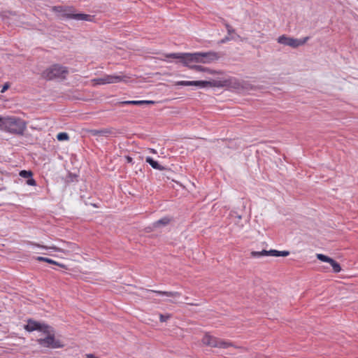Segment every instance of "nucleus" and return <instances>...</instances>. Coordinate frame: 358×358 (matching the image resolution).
I'll list each match as a JSON object with an SVG mask.
<instances>
[{"mask_svg":"<svg viewBox=\"0 0 358 358\" xmlns=\"http://www.w3.org/2000/svg\"><path fill=\"white\" fill-rule=\"evenodd\" d=\"M164 56L166 58L179 59L183 65H189V64L192 63L208 64L219 58L217 54L215 52L194 53L176 52L166 54Z\"/></svg>","mask_w":358,"mask_h":358,"instance_id":"1","label":"nucleus"},{"mask_svg":"<svg viewBox=\"0 0 358 358\" xmlns=\"http://www.w3.org/2000/svg\"><path fill=\"white\" fill-rule=\"evenodd\" d=\"M27 129L24 120L17 117H0V129L10 134L22 135Z\"/></svg>","mask_w":358,"mask_h":358,"instance_id":"2","label":"nucleus"},{"mask_svg":"<svg viewBox=\"0 0 358 358\" xmlns=\"http://www.w3.org/2000/svg\"><path fill=\"white\" fill-rule=\"evenodd\" d=\"M68 73L69 69L66 66L55 64L44 70L42 72L41 76L48 80L56 78L65 79Z\"/></svg>","mask_w":358,"mask_h":358,"instance_id":"3","label":"nucleus"},{"mask_svg":"<svg viewBox=\"0 0 358 358\" xmlns=\"http://www.w3.org/2000/svg\"><path fill=\"white\" fill-rule=\"evenodd\" d=\"M43 333L45 334V337L36 340L37 343L41 347L52 349L61 348L64 347L62 342L55 338V331L52 327L48 326V332Z\"/></svg>","mask_w":358,"mask_h":358,"instance_id":"4","label":"nucleus"},{"mask_svg":"<svg viewBox=\"0 0 358 358\" xmlns=\"http://www.w3.org/2000/svg\"><path fill=\"white\" fill-rule=\"evenodd\" d=\"M226 81L220 80H213V81H205V80H196V81H185L181 80L178 81L176 85L181 86H193L199 88H205L208 87H222L226 85Z\"/></svg>","mask_w":358,"mask_h":358,"instance_id":"5","label":"nucleus"},{"mask_svg":"<svg viewBox=\"0 0 358 358\" xmlns=\"http://www.w3.org/2000/svg\"><path fill=\"white\" fill-rule=\"evenodd\" d=\"M202 342L204 345L210 346L212 348H227L230 346H233L235 348L239 347L234 345L231 343L217 338L208 334L202 338Z\"/></svg>","mask_w":358,"mask_h":358,"instance_id":"6","label":"nucleus"},{"mask_svg":"<svg viewBox=\"0 0 358 358\" xmlns=\"http://www.w3.org/2000/svg\"><path fill=\"white\" fill-rule=\"evenodd\" d=\"M309 40V37L306 36L301 39L294 38L286 35H282L278 38V43L284 45H287L293 48L303 45Z\"/></svg>","mask_w":358,"mask_h":358,"instance_id":"7","label":"nucleus"},{"mask_svg":"<svg viewBox=\"0 0 358 358\" xmlns=\"http://www.w3.org/2000/svg\"><path fill=\"white\" fill-rule=\"evenodd\" d=\"M48 326L49 325L45 323H41L34 320L29 319L27 320V324L24 326V329L29 332L34 331H38L42 333L48 332Z\"/></svg>","mask_w":358,"mask_h":358,"instance_id":"8","label":"nucleus"},{"mask_svg":"<svg viewBox=\"0 0 358 358\" xmlns=\"http://www.w3.org/2000/svg\"><path fill=\"white\" fill-rule=\"evenodd\" d=\"M66 246L64 248H59L56 246H43L40 245H36L38 247L44 248V249H51L56 252H61L64 254H69L71 252H76L78 250V245L74 243L71 242H64Z\"/></svg>","mask_w":358,"mask_h":358,"instance_id":"9","label":"nucleus"},{"mask_svg":"<svg viewBox=\"0 0 358 358\" xmlns=\"http://www.w3.org/2000/svg\"><path fill=\"white\" fill-rule=\"evenodd\" d=\"M124 76L116 75H104L101 78L94 79V81L99 85L117 83L124 80Z\"/></svg>","mask_w":358,"mask_h":358,"instance_id":"10","label":"nucleus"},{"mask_svg":"<svg viewBox=\"0 0 358 358\" xmlns=\"http://www.w3.org/2000/svg\"><path fill=\"white\" fill-rule=\"evenodd\" d=\"M90 134L94 136H108L115 135L116 131L113 129H92L90 131Z\"/></svg>","mask_w":358,"mask_h":358,"instance_id":"11","label":"nucleus"},{"mask_svg":"<svg viewBox=\"0 0 358 358\" xmlns=\"http://www.w3.org/2000/svg\"><path fill=\"white\" fill-rule=\"evenodd\" d=\"M145 162L148 163L155 169L159 171H163L166 169L163 166L160 165L157 161L154 160L151 157H147L145 158Z\"/></svg>","mask_w":358,"mask_h":358,"instance_id":"12","label":"nucleus"},{"mask_svg":"<svg viewBox=\"0 0 358 358\" xmlns=\"http://www.w3.org/2000/svg\"><path fill=\"white\" fill-rule=\"evenodd\" d=\"M73 8L71 7H65L61 8V11L62 12V15L69 19H73V15L75 13L73 11Z\"/></svg>","mask_w":358,"mask_h":358,"instance_id":"13","label":"nucleus"},{"mask_svg":"<svg viewBox=\"0 0 358 358\" xmlns=\"http://www.w3.org/2000/svg\"><path fill=\"white\" fill-rule=\"evenodd\" d=\"M92 15L84 13H75V15H73V20H76L92 21Z\"/></svg>","mask_w":358,"mask_h":358,"instance_id":"14","label":"nucleus"},{"mask_svg":"<svg viewBox=\"0 0 358 358\" xmlns=\"http://www.w3.org/2000/svg\"><path fill=\"white\" fill-rule=\"evenodd\" d=\"M150 292H155L159 295L166 296L170 297H178L180 295V294L177 292H163L157 290H150Z\"/></svg>","mask_w":358,"mask_h":358,"instance_id":"15","label":"nucleus"},{"mask_svg":"<svg viewBox=\"0 0 358 358\" xmlns=\"http://www.w3.org/2000/svg\"><path fill=\"white\" fill-rule=\"evenodd\" d=\"M169 222H170V219L167 217H164L155 222L152 224V227L154 228H158V227H161L162 226H166L169 223Z\"/></svg>","mask_w":358,"mask_h":358,"instance_id":"16","label":"nucleus"},{"mask_svg":"<svg viewBox=\"0 0 358 358\" xmlns=\"http://www.w3.org/2000/svg\"><path fill=\"white\" fill-rule=\"evenodd\" d=\"M269 256L273 257H287L289 255V251H278L276 250H268Z\"/></svg>","mask_w":358,"mask_h":358,"instance_id":"17","label":"nucleus"},{"mask_svg":"<svg viewBox=\"0 0 358 358\" xmlns=\"http://www.w3.org/2000/svg\"><path fill=\"white\" fill-rule=\"evenodd\" d=\"M36 259L39 261V262H47V263H49V264H55V265L59 266L61 267H64V265L61 264H59V263L52 260V259H49V258H47V257H37L36 258Z\"/></svg>","mask_w":358,"mask_h":358,"instance_id":"18","label":"nucleus"},{"mask_svg":"<svg viewBox=\"0 0 358 358\" xmlns=\"http://www.w3.org/2000/svg\"><path fill=\"white\" fill-rule=\"evenodd\" d=\"M329 264L332 266L334 273H339L341 271L340 264L334 259H331Z\"/></svg>","mask_w":358,"mask_h":358,"instance_id":"19","label":"nucleus"},{"mask_svg":"<svg viewBox=\"0 0 358 358\" xmlns=\"http://www.w3.org/2000/svg\"><path fill=\"white\" fill-rule=\"evenodd\" d=\"M121 106L124 105H136V106H141L144 104V102H142V100L141 101H122L120 103Z\"/></svg>","mask_w":358,"mask_h":358,"instance_id":"20","label":"nucleus"},{"mask_svg":"<svg viewBox=\"0 0 358 358\" xmlns=\"http://www.w3.org/2000/svg\"><path fill=\"white\" fill-rule=\"evenodd\" d=\"M225 27H226V29H227V33H228L229 36H236L238 38H239V36L236 34L235 29L231 25H229V24L226 23L225 24Z\"/></svg>","mask_w":358,"mask_h":358,"instance_id":"21","label":"nucleus"},{"mask_svg":"<svg viewBox=\"0 0 358 358\" xmlns=\"http://www.w3.org/2000/svg\"><path fill=\"white\" fill-rule=\"evenodd\" d=\"M185 66L189 67L191 69L195 70L196 71H205L206 69L201 65H192V64H189V65H185Z\"/></svg>","mask_w":358,"mask_h":358,"instance_id":"22","label":"nucleus"},{"mask_svg":"<svg viewBox=\"0 0 358 358\" xmlns=\"http://www.w3.org/2000/svg\"><path fill=\"white\" fill-rule=\"evenodd\" d=\"M19 175L22 178L28 179V178L32 177L33 173L31 171L22 170L20 172Z\"/></svg>","mask_w":358,"mask_h":358,"instance_id":"23","label":"nucleus"},{"mask_svg":"<svg viewBox=\"0 0 358 358\" xmlns=\"http://www.w3.org/2000/svg\"><path fill=\"white\" fill-rule=\"evenodd\" d=\"M69 138L68 134L65 132L59 133L57 136V140L60 141L68 140Z\"/></svg>","mask_w":358,"mask_h":358,"instance_id":"24","label":"nucleus"},{"mask_svg":"<svg viewBox=\"0 0 358 358\" xmlns=\"http://www.w3.org/2000/svg\"><path fill=\"white\" fill-rule=\"evenodd\" d=\"M317 258L322 262H328V263H329L331 259V258H330L323 254H317Z\"/></svg>","mask_w":358,"mask_h":358,"instance_id":"25","label":"nucleus"},{"mask_svg":"<svg viewBox=\"0 0 358 358\" xmlns=\"http://www.w3.org/2000/svg\"><path fill=\"white\" fill-rule=\"evenodd\" d=\"M234 36H225L224 38H223L220 41V43H225L231 40H234Z\"/></svg>","mask_w":358,"mask_h":358,"instance_id":"26","label":"nucleus"},{"mask_svg":"<svg viewBox=\"0 0 358 358\" xmlns=\"http://www.w3.org/2000/svg\"><path fill=\"white\" fill-rule=\"evenodd\" d=\"M26 183L28 185H31V186L36 185V180L34 178H32V177L28 178V180H27Z\"/></svg>","mask_w":358,"mask_h":358,"instance_id":"27","label":"nucleus"},{"mask_svg":"<svg viewBox=\"0 0 358 358\" xmlns=\"http://www.w3.org/2000/svg\"><path fill=\"white\" fill-rule=\"evenodd\" d=\"M170 318V315H162V314H160L159 315V320L160 322H164L166 321H167L168 319Z\"/></svg>","mask_w":358,"mask_h":358,"instance_id":"28","label":"nucleus"},{"mask_svg":"<svg viewBox=\"0 0 358 358\" xmlns=\"http://www.w3.org/2000/svg\"><path fill=\"white\" fill-rule=\"evenodd\" d=\"M251 256L252 257H255V258H259V257H262L261 251L260 252L252 251L251 252Z\"/></svg>","mask_w":358,"mask_h":358,"instance_id":"29","label":"nucleus"},{"mask_svg":"<svg viewBox=\"0 0 358 358\" xmlns=\"http://www.w3.org/2000/svg\"><path fill=\"white\" fill-rule=\"evenodd\" d=\"M262 255L263 256H269L268 250H263L261 251Z\"/></svg>","mask_w":358,"mask_h":358,"instance_id":"30","label":"nucleus"},{"mask_svg":"<svg viewBox=\"0 0 358 358\" xmlns=\"http://www.w3.org/2000/svg\"><path fill=\"white\" fill-rule=\"evenodd\" d=\"M142 102H144V104H154V101H147V100H142Z\"/></svg>","mask_w":358,"mask_h":358,"instance_id":"31","label":"nucleus"},{"mask_svg":"<svg viewBox=\"0 0 358 358\" xmlns=\"http://www.w3.org/2000/svg\"><path fill=\"white\" fill-rule=\"evenodd\" d=\"M126 160H127V163H131V164L133 163V159L130 156H127Z\"/></svg>","mask_w":358,"mask_h":358,"instance_id":"32","label":"nucleus"},{"mask_svg":"<svg viewBox=\"0 0 358 358\" xmlns=\"http://www.w3.org/2000/svg\"><path fill=\"white\" fill-rule=\"evenodd\" d=\"M8 88V84H6L5 85H3L2 90H1V92H4Z\"/></svg>","mask_w":358,"mask_h":358,"instance_id":"33","label":"nucleus"},{"mask_svg":"<svg viewBox=\"0 0 358 358\" xmlns=\"http://www.w3.org/2000/svg\"><path fill=\"white\" fill-rule=\"evenodd\" d=\"M87 358H96V357L92 354H87Z\"/></svg>","mask_w":358,"mask_h":358,"instance_id":"34","label":"nucleus"},{"mask_svg":"<svg viewBox=\"0 0 358 358\" xmlns=\"http://www.w3.org/2000/svg\"><path fill=\"white\" fill-rule=\"evenodd\" d=\"M150 152H152V153H154V154L156 153V150H154V149H150Z\"/></svg>","mask_w":358,"mask_h":358,"instance_id":"35","label":"nucleus"},{"mask_svg":"<svg viewBox=\"0 0 358 358\" xmlns=\"http://www.w3.org/2000/svg\"><path fill=\"white\" fill-rule=\"evenodd\" d=\"M236 217H237L239 220H240V219H241V215H238Z\"/></svg>","mask_w":358,"mask_h":358,"instance_id":"36","label":"nucleus"},{"mask_svg":"<svg viewBox=\"0 0 358 358\" xmlns=\"http://www.w3.org/2000/svg\"><path fill=\"white\" fill-rule=\"evenodd\" d=\"M257 358H260V357H257Z\"/></svg>","mask_w":358,"mask_h":358,"instance_id":"37","label":"nucleus"},{"mask_svg":"<svg viewBox=\"0 0 358 358\" xmlns=\"http://www.w3.org/2000/svg\"><path fill=\"white\" fill-rule=\"evenodd\" d=\"M97 358V357H96Z\"/></svg>","mask_w":358,"mask_h":358,"instance_id":"38","label":"nucleus"}]
</instances>
